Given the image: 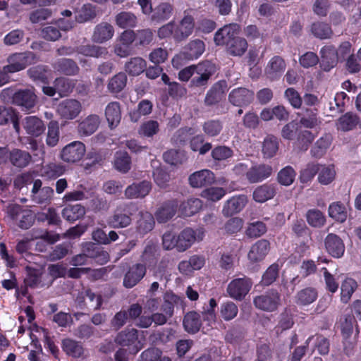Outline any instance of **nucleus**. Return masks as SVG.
<instances>
[{"mask_svg": "<svg viewBox=\"0 0 361 361\" xmlns=\"http://www.w3.org/2000/svg\"><path fill=\"white\" fill-rule=\"evenodd\" d=\"M195 27L194 17L185 11L178 23L171 21L164 25L159 27L157 34L161 39L172 37L174 41L180 42L186 40L192 34Z\"/></svg>", "mask_w": 361, "mask_h": 361, "instance_id": "1", "label": "nucleus"}, {"mask_svg": "<svg viewBox=\"0 0 361 361\" xmlns=\"http://www.w3.org/2000/svg\"><path fill=\"white\" fill-rule=\"evenodd\" d=\"M115 342L121 346L128 347L129 353L135 355L145 344V332L127 329L117 334Z\"/></svg>", "mask_w": 361, "mask_h": 361, "instance_id": "2", "label": "nucleus"}, {"mask_svg": "<svg viewBox=\"0 0 361 361\" xmlns=\"http://www.w3.org/2000/svg\"><path fill=\"white\" fill-rule=\"evenodd\" d=\"M205 235V231L202 228L193 230L185 228L177 237L178 250L183 252L188 249L196 241H201Z\"/></svg>", "mask_w": 361, "mask_h": 361, "instance_id": "3", "label": "nucleus"}, {"mask_svg": "<svg viewBox=\"0 0 361 361\" xmlns=\"http://www.w3.org/2000/svg\"><path fill=\"white\" fill-rule=\"evenodd\" d=\"M252 286L250 279L238 278L232 280L228 285L226 292L229 297L235 300H242L249 293Z\"/></svg>", "mask_w": 361, "mask_h": 361, "instance_id": "4", "label": "nucleus"}, {"mask_svg": "<svg viewBox=\"0 0 361 361\" xmlns=\"http://www.w3.org/2000/svg\"><path fill=\"white\" fill-rule=\"evenodd\" d=\"M85 145L80 141H74L66 145L61 151V159L67 163L80 161L85 154Z\"/></svg>", "mask_w": 361, "mask_h": 361, "instance_id": "5", "label": "nucleus"}, {"mask_svg": "<svg viewBox=\"0 0 361 361\" xmlns=\"http://www.w3.org/2000/svg\"><path fill=\"white\" fill-rule=\"evenodd\" d=\"M8 215L23 229H27L34 223V216L30 210L23 209L19 205H10L7 207Z\"/></svg>", "mask_w": 361, "mask_h": 361, "instance_id": "6", "label": "nucleus"}, {"mask_svg": "<svg viewBox=\"0 0 361 361\" xmlns=\"http://www.w3.org/2000/svg\"><path fill=\"white\" fill-rule=\"evenodd\" d=\"M35 61L36 56L31 51L15 54L9 57V63L5 66V70L10 73H16L23 70Z\"/></svg>", "mask_w": 361, "mask_h": 361, "instance_id": "7", "label": "nucleus"}, {"mask_svg": "<svg viewBox=\"0 0 361 361\" xmlns=\"http://www.w3.org/2000/svg\"><path fill=\"white\" fill-rule=\"evenodd\" d=\"M204 44L202 41L200 39L192 40L188 44L189 51L188 56H186L185 53H180L176 55L172 59V64L175 68H179L183 65L181 62L182 60H192L197 59L202 54V53L204 51Z\"/></svg>", "mask_w": 361, "mask_h": 361, "instance_id": "8", "label": "nucleus"}, {"mask_svg": "<svg viewBox=\"0 0 361 361\" xmlns=\"http://www.w3.org/2000/svg\"><path fill=\"white\" fill-rule=\"evenodd\" d=\"M255 306L262 310L273 312L280 304V295L276 290H271L264 295L257 296L253 300Z\"/></svg>", "mask_w": 361, "mask_h": 361, "instance_id": "9", "label": "nucleus"}, {"mask_svg": "<svg viewBox=\"0 0 361 361\" xmlns=\"http://www.w3.org/2000/svg\"><path fill=\"white\" fill-rule=\"evenodd\" d=\"M14 104L22 108L23 110L30 111L36 105L37 97L33 89H23L16 91L13 97Z\"/></svg>", "mask_w": 361, "mask_h": 361, "instance_id": "10", "label": "nucleus"}, {"mask_svg": "<svg viewBox=\"0 0 361 361\" xmlns=\"http://www.w3.org/2000/svg\"><path fill=\"white\" fill-rule=\"evenodd\" d=\"M82 111L81 103L73 99H68L60 102L57 112L61 118L72 120L76 118Z\"/></svg>", "mask_w": 361, "mask_h": 361, "instance_id": "11", "label": "nucleus"}, {"mask_svg": "<svg viewBox=\"0 0 361 361\" xmlns=\"http://www.w3.org/2000/svg\"><path fill=\"white\" fill-rule=\"evenodd\" d=\"M239 32L240 26L237 24L225 25L216 32L214 42L217 45L226 44L227 47L228 44L230 43L233 39L236 38L235 36Z\"/></svg>", "mask_w": 361, "mask_h": 361, "instance_id": "12", "label": "nucleus"}, {"mask_svg": "<svg viewBox=\"0 0 361 361\" xmlns=\"http://www.w3.org/2000/svg\"><path fill=\"white\" fill-rule=\"evenodd\" d=\"M54 195V190L50 187L42 188V181L40 180H35L31 191L32 200L37 204L49 202Z\"/></svg>", "mask_w": 361, "mask_h": 361, "instance_id": "13", "label": "nucleus"}, {"mask_svg": "<svg viewBox=\"0 0 361 361\" xmlns=\"http://www.w3.org/2000/svg\"><path fill=\"white\" fill-rule=\"evenodd\" d=\"M270 250L268 240L262 239L254 243L248 252L247 258L252 263L261 262L264 259Z\"/></svg>", "mask_w": 361, "mask_h": 361, "instance_id": "14", "label": "nucleus"}, {"mask_svg": "<svg viewBox=\"0 0 361 361\" xmlns=\"http://www.w3.org/2000/svg\"><path fill=\"white\" fill-rule=\"evenodd\" d=\"M214 72L213 66L209 62L199 63L191 82L195 86H203L207 84L209 78Z\"/></svg>", "mask_w": 361, "mask_h": 361, "instance_id": "15", "label": "nucleus"}, {"mask_svg": "<svg viewBox=\"0 0 361 361\" xmlns=\"http://www.w3.org/2000/svg\"><path fill=\"white\" fill-rule=\"evenodd\" d=\"M247 203V197L244 195L233 196L228 200L224 205L222 213L230 216L240 212Z\"/></svg>", "mask_w": 361, "mask_h": 361, "instance_id": "16", "label": "nucleus"}, {"mask_svg": "<svg viewBox=\"0 0 361 361\" xmlns=\"http://www.w3.org/2000/svg\"><path fill=\"white\" fill-rule=\"evenodd\" d=\"M22 126L26 133L32 137L39 136L45 130L43 121L35 116L24 118L22 121Z\"/></svg>", "mask_w": 361, "mask_h": 361, "instance_id": "17", "label": "nucleus"}, {"mask_svg": "<svg viewBox=\"0 0 361 361\" xmlns=\"http://www.w3.org/2000/svg\"><path fill=\"white\" fill-rule=\"evenodd\" d=\"M145 273L146 268L143 264L133 265L125 275L123 286L128 288H133L144 277Z\"/></svg>", "mask_w": 361, "mask_h": 361, "instance_id": "18", "label": "nucleus"}, {"mask_svg": "<svg viewBox=\"0 0 361 361\" xmlns=\"http://www.w3.org/2000/svg\"><path fill=\"white\" fill-rule=\"evenodd\" d=\"M215 180V176L212 171L203 169L196 171L189 177V182L193 188H201L206 185H210Z\"/></svg>", "mask_w": 361, "mask_h": 361, "instance_id": "19", "label": "nucleus"}, {"mask_svg": "<svg viewBox=\"0 0 361 361\" xmlns=\"http://www.w3.org/2000/svg\"><path fill=\"white\" fill-rule=\"evenodd\" d=\"M321 68L325 71H329L338 61L336 50L333 46H325L320 51Z\"/></svg>", "mask_w": 361, "mask_h": 361, "instance_id": "20", "label": "nucleus"}, {"mask_svg": "<svg viewBox=\"0 0 361 361\" xmlns=\"http://www.w3.org/2000/svg\"><path fill=\"white\" fill-rule=\"evenodd\" d=\"M325 247L328 252L334 257L339 258L343 255L345 252L343 240L334 233H330L326 236Z\"/></svg>", "mask_w": 361, "mask_h": 361, "instance_id": "21", "label": "nucleus"}, {"mask_svg": "<svg viewBox=\"0 0 361 361\" xmlns=\"http://www.w3.org/2000/svg\"><path fill=\"white\" fill-rule=\"evenodd\" d=\"M100 124V118L96 114H91L80 122L78 132L80 136H90L93 134Z\"/></svg>", "mask_w": 361, "mask_h": 361, "instance_id": "22", "label": "nucleus"}, {"mask_svg": "<svg viewBox=\"0 0 361 361\" xmlns=\"http://www.w3.org/2000/svg\"><path fill=\"white\" fill-rule=\"evenodd\" d=\"M254 94L245 88H238L233 90L229 94L230 102L235 106H247L253 99Z\"/></svg>", "mask_w": 361, "mask_h": 361, "instance_id": "23", "label": "nucleus"}, {"mask_svg": "<svg viewBox=\"0 0 361 361\" xmlns=\"http://www.w3.org/2000/svg\"><path fill=\"white\" fill-rule=\"evenodd\" d=\"M114 35V27L109 23L102 22L95 27L92 39L95 42L103 43L111 39Z\"/></svg>", "mask_w": 361, "mask_h": 361, "instance_id": "24", "label": "nucleus"}, {"mask_svg": "<svg viewBox=\"0 0 361 361\" xmlns=\"http://www.w3.org/2000/svg\"><path fill=\"white\" fill-rule=\"evenodd\" d=\"M151 188V183L148 181L133 183L126 189L125 195L129 199L142 198L149 194Z\"/></svg>", "mask_w": 361, "mask_h": 361, "instance_id": "25", "label": "nucleus"}, {"mask_svg": "<svg viewBox=\"0 0 361 361\" xmlns=\"http://www.w3.org/2000/svg\"><path fill=\"white\" fill-rule=\"evenodd\" d=\"M271 173V166L265 164H260L250 168L247 172L246 176L250 183H257L268 178Z\"/></svg>", "mask_w": 361, "mask_h": 361, "instance_id": "26", "label": "nucleus"}, {"mask_svg": "<svg viewBox=\"0 0 361 361\" xmlns=\"http://www.w3.org/2000/svg\"><path fill=\"white\" fill-rule=\"evenodd\" d=\"M105 116L111 128H116L121 119V111L120 104L112 102L108 104L105 109Z\"/></svg>", "mask_w": 361, "mask_h": 361, "instance_id": "27", "label": "nucleus"}, {"mask_svg": "<svg viewBox=\"0 0 361 361\" xmlns=\"http://www.w3.org/2000/svg\"><path fill=\"white\" fill-rule=\"evenodd\" d=\"M286 68V63L279 56L273 57L267 64L265 73L271 80H275L281 75Z\"/></svg>", "mask_w": 361, "mask_h": 361, "instance_id": "28", "label": "nucleus"}, {"mask_svg": "<svg viewBox=\"0 0 361 361\" xmlns=\"http://www.w3.org/2000/svg\"><path fill=\"white\" fill-rule=\"evenodd\" d=\"M228 88L226 81L221 80L216 82L207 93L206 102L209 104H212L218 102L228 90Z\"/></svg>", "mask_w": 361, "mask_h": 361, "instance_id": "29", "label": "nucleus"}, {"mask_svg": "<svg viewBox=\"0 0 361 361\" xmlns=\"http://www.w3.org/2000/svg\"><path fill=\"white\" fill-rule=\"evenodd\" d=\"M116 25L120 28L134 27L137 25L136 16L130 11H121L115 16Z\"/></svg>", "mask_w": 361, "mask_h": 361, "instance_id": "30", "label": "nucleus"}, {"mask_svg": "<svg viewBox=\"0 0 361 361\" xmlns=\"http://www.w3.org/2000/svg\"><path fill=\"white\" fill-rule=\"evenodd\" d=\"M178 206V202L175 200L165 203L156 213L157 221L164 223L171 219L176 214Z\"/></svg>", "mask_w": 361, "mask_h": 361, "instance_id": "31", "label": "nucleus"}, {"mask_svg": "<svg viewBox=\"0 0 361 361\" xmlns=\"http://www.w3.org/2000/svg\"><path fill=\"white\" fill-rule=\"evenodd\" d=\"M109 225L115 228H125L131 223V218L127 213L118 209L108 220Z\"/></svg>", "mask_w": 361, "mask_h": 361, "instance_id": "32", "label": "nucleus"}, {"mask_svg": "<svg viewBox=\"0 0 361 361\" xmlns=\"http://www.w3.org/2000/svg\"><path fill=\"white\" fill-rule=\"evenodd\" d=\"M173 12V6L167 2L159 4L153 11L152 20L156 22H161L168 20Z\"/></svg>", "mask_w": 361, "mask_h": 361, "instance_id": "33", "label": "nucleus"}, {"mask_svg": "<svg viewBox=\"0 0 361 361\" xmlns=\"http://www.w3.org/2000/svg\"><path fill=\"white\" fill-rule=\"evenodd\" d=\"M329 215L339 222H344L348 217V209L341 202H334L329 206Z\"/></svg>", "mask_w": 361, "mask_h": 361, "instance_id": "34", "label": "nucleus"}, {"mask_svg": "<svg viewBox=\"0 0 361 361\" xmlns=\"http://www.w3.org/2000/svg\"><path fill=\"white\" fill-rule=\"evenodd\" d=\"M317 295V291L315 288L307 287L297 293L295 302L299 305H308L316 300Z\"/></svg>", "mask_w": 361, "mask_h": 361, "instance_id": "35", "label": "nucleus"}, {"mask_svg": "<svg viewBox=\"0 0 361 361\" xmlns=\"http://www.w3.org/2000/svg\"><path fill=\"white\" fill-rule=\"evenodd\" d=\"M336 176V171L334 165H320L317 178L320 184L329 185L335 180Z\"/></svg>", "mask_w": 361, "mask_h": 361, "instance_id": "36", "label": "nucleus"}, {"mask_svg": "<svg viewBox=\"0 0 361 361\" xmlns=\"http://www.w3.org/2000/svg\"><path fill=\"white\" fill-rule=\"evenodd\" d=\"M9 121L13 124V128L17 133L20 131V126L17 121V114L11 107L0 106V125H5Z\"/></svg>", "mask_w": 361, "mask_h": 361, "instance_id": "37", "label": "nucleus"}, {"mask_svg": "<svg viewBox=\"0 0 361 361\" xmlns=\"http://www.w3.org/2000/svg\"><path fill=\"white\" fill-rule=\"evenodd\" d=\"M275 190L272 185H262L253 192V199L257 202H264L274 197Z\"/></svg>", "mask_w": 361, "mask_h": 361, "instance_id": "38", "label": "nucleus"}, {"mask_svg": "<svg viewBox=\"0 0 361 361\" xmlns=\"http://www.w3.org/2000/svg\"><path fill=\"white\" fill-rule=\"evenodd\" d=\"M201 320L199 314L195 312H190L185 314L183 319V326L186 331L194 334L199 331Z\"/></svg>", "mask_w": 361, "mask_h": 361, "instance_id": "39", "label": "nucleus"}, {"mask_svg": "<svg viewBox=\"0 0 361 361\" xmlns=\"http://www.w3.org/2000/svg\"><path fill=\"white\" fill-rule=\"evenodd\" d=\"M202 203L200 199L191 198L180 205V212L183 216H190L200 211Z\"/></svg>", "mask_w": 361, "mask_h": 361, "instance_id": "40", "label": "nucleus"}, {"mask_svg": "<svg viewBox=\"0 0 361 361\" xmlns=\"http://www.w3.org/2000/svg\"><path fill=\"white\" fill-rule=\"evenodd\" d=\"M357 287V282L354 279H345L341 286V301L343 303L348 302Z\"/></svg>", "mask_w": 361, "mask_h": 361, "instance_id": "41", "label": "nucleus"}, {"mask_svg": "<svg viewBox=\"0 0 361 361\" xmlns=\"http://www.w3.org/2000/svg\"><path fill=\"white\" fill-rule=\"evenodd\" d=\"M85 209L80 204L68 205L62 211L63 217L69 221H74L82 217Z\"/></svg>", "mask_w": 361, "mask_h": 361, "instance_id": "42", "label": "nucleus"}, {"mask_svg": "<svg viewBox=\"0 0 361 361\" xmlns=\"http://www.w3.org/2000/svg\"><path fill=\"white\" fill-rule=\"evenodd\" d=\"M130 158L124 151H118L115 154L114 165L116 170L121 173H127L130 169Z\"/></svg>", "mask_w": 361, "mask_h": 361, "instance_id": "43", "label": "nucleus"}, {"mask_svg": "<svg viewBox=\"0 0 361 361\" xmlns=\"http://www.w3.org/2000/svg\"><path fill=\"white\" fill-rule=\"evenodd\" d=\"M31 160V156L25 151L15 149L11 151L10 154V161L17 167L26 166Z\"/></svg>", "mask_w": 361, "mask_h": 361, "instance_id": "44", "label": "nucleus"}, {"mask_svg": "<svg viewBox=\"0 0 361 361\" xmlns=\"http://www.w3.org/2000/svg\"><path fill=\"white\" fill-rule=\"evenodd\" d=\"M279 149V140L273 135H267L262 144V153L264 157L271 158Z\"/></svg>", "mask_w": 361, "mask_h": 361, "instance_id": "45", "label": "nucleus"}, {"mask_svg": "<svg viewBox=\"0 0 361 361\" xmlns=\"http://www.w3.org/2000/svg\"><path fill=\"white\" fill-rule=\"evenodd\" d=\"M153 171V178L156 184L160 188H165L169 181V175L161 167L157 161L152 163Z\"/></svg>", "mask_w": 361, "mask_h": 361, "instance_id": "46", "label": "nucleus"}, {"mask_svg": "<svg viewBox=\"0 0 361 361\" xmlns=\"http://www.w3.org/2000/svg\"><path fill=\"white\" fill-rule=\"evenodd\" d=\"M247 49V41L240 37L233 39L227 46L228 51L233 56H242L246 51Z\"/></svg>", "mask_w": 361, "mask_h": 361, "instance_id": "47", "label": "nucleus"}, {"mask_svg": "<svg viewBox=\"0 0 361 361\" xmlns=\"http://www.w3.org/2000/svg\"><path fill=\"white\" fill-rule=\"evenodd\" d=\"M152 104L147 99L142 100L137 106V109L130 113V117L132 121L137 122L141 116H146L151 114L152 111Z\"/></svg>", "mask_w": 361, "mask_h": 361, "instance_id": "48", "label": "nucleus"}, {"mask_svg": "<svg viewBox=\"0 0 361 361\" xmlns=\"http://www.w3.org/2000/svg\"><path fill=\"white\" fill-rule=\"evenodd\" d=\"M146 61L140 57L131 59L126 65V71L133 75H138L146 68Z\"/></svg>", "mask_w": 361, "mask_h": 361, "instance_id": "49", "label": "nucleus"}, {"mask_svg": "<svg viewBox=\"0 0 361 361\" xmlns=\"http://www.w3.org/2000/svg\"><path fill=\"white\" fill-rule=\"evenodd\" d=\"M95 16V7L90 4H86L76 12L75 20L82 23L93 19Z\"/></svg>", "mask_w": 361, "mask_h": 361, "instance_id": "50", "label": "nucleus"}, {"mask_svg": "<svg viewBox=\"0 0 361 361\" xmlns=\"http://www.w3.org/2000/svg\"><path fill=\"white\" fill-rule=\"evenodd\" d=\"M62 348L68 355L75 357H80L83 353L82 346L78 342L70 338L63 341Z\"/></svg>", "mask_w": 361, "mask_h": 361, "instance_id": "51", "label": "nucleus"}, {"mask_svg": "<svg viewBox=\"0 0 361 361\" xmlns=\"http://www.w3.org/2000/svg\"><path fill=\"white\" fill-rule=\"evenodd\" d=\"M154 226L153 216L147 212H141L140 219L137 221V229L141 233H146L152 230Z\"/></svg>", "mask_w": 361, "mask_h": 361, "instance_id": "52", "label": "nucleus"}, {"mask_svg": "<svg viewBox=\"0 0 361 361\" xmlns=\"http://www.w3.org/2000/svg\"><path fill=\"white\" fill-rule=\"evenodd\" d=\"M358 123V118L355 115L347 113L340 117L337 122V128L343 131L352 130Z\"/></svg>", "mask_w": 361, "mask_h": 361, "instance_id": "53", "label": "nucleus"}, {"mask_svg": "<svg viewBox=\"0 0 361 361\" xmlns=\"http://www.w3.org/2000/svg\"><path fill=\"white\" fill-rule=\"evenodd\" d=\"M331 141L332 138L330 135H325L320 137L312 149V154L316 157H321L330 147Z\"/></svg>", "mask_w": 361, "mask_h": 361, "instance_id": "54", "label": "nucleus"}, {"mask_svg": "<svg viewBox=\"0 0 361 361\" xmlns=\"http://www.w3.org/2000/svg\"><path fill=\"white\" fill-rule=\"evenodd\" d=\"M127 77L120 73L114 75L109 82L108 89L112 93H118L121 92L126 85Z\"/></svg>", "mask_w": 361, "mask_h": 361, "instance_id": "55", "label": "nucleus"}, {"mask_svg": "<svg viewBox=\"0 0 361 361\" xmlns=\"http://www.w3.org/2000/svg\"><path fill=\"white\" fill-rule=\"evenodd\" d=\"M238 312V306L231 301H227L221 304L220 315L226 321L234 319Z\"/></svg>", "mask_w": 361, "mask_h": 361, "instance_id": "56", "label": "nucleus"}, {"mask_svg": "<svg viewBox=\"0 0 361 361\" xmlns=\"http://www.w3.org/2000/svg\"><path fill=\"white\" fill-rule=\"evenodd\" d=\"M59 140V123L56 121H51L48 125L47 136L46 142L49 147L56 146Z\"/></svg>", "mask_w": 361, "mask_h": 361, "instance_id": "57", "label": "nucleus"}, {"mask_svg": "<svg viewBox=\"0 0 361 361\" xmlns=\"http://www.w3.org/2000/svg\"><path fill=\"white\" fill-rule=\"evenodd\" d=\"M226 192L220 187H210L202 191L201 196L208 201L217 202L220 200Z\"/></svg>", "mask_w": 361, "mask_h": 361, "instance_id": "58", "label": "nucleus"}, {"mask_svg": "<svg viewBox=\"0 0 361 361\" xmlns=\"http://www.w3.org/2000/svg\"><path fill=\"white\" fill-rule=\"evenodd\" d=\"M79 52L85 56L91 57H101L107 54L105 47L96 45H86L80 48Z\"/></svg>", "mask_w": 361, "mask_h": 361, "instance_id": "59", "label": "nucleus"}, {"mask_svg": "<svg viewBox=\"0 0 361 361\" xmlns=\"http://www.w3.org/2000/svg\"><path fill=\"white\" fill-rule=\"evenodd\" d=\"M312 33L320 39H326L331 37L332 31L331 27L324 23H314L311 27Z\"/></svg>", "mask_w": 361, "mask_h": 361, "instance_id": "60", "label": "nucleus"}, {"mask_svg": "<svg viewBox=\"0 0 361 361\" xmlns=\"http://www.w3.org/2000/svg\"><path fill=\"white\" fill-rule=\"evenodd\" d=\"M295 172L291 166H286L282 169L278 173L279 182L286 186L290 185L295 178Z\"/></svg>", "mask_w": 361, "mask_h": 361, "instance_id": "61", "label": "nucleus"}, {"mask_svg": "<svg viewBox=\"0 0 361 361\" xmlns=\"http://www.w3.org/2000/svg\"><path fill=\"white\" fill-rule=\"evenodd\" d=\"M307 221L310 225L314 227H320L325 223L324 215L318 209H310L307 213Z\"/></svg>", "mask_w": 361, "mask_h": 361, "instance_id": "62", "label": "nucleus"}, {"mask_svg": "<svg viewBox=\"0 0 361 361\" xmlns=\"http://www.w3.org/2000/svg\"><path fill=\"white\" fill-rule=\"evenodd\" d=\"M159 125L157 121L149 120L143 123L139 129V134L145 137H152L159 131Z\"/></svg>", "mask_w": 361, "mask_h": 361, "instance_id": "63", "label": "nucleus"}, {"mask_svg": "<svg viewBox=\"0 0 361 361\" xmlns=\"http://www.w3.org/2000/svg\"><path fill=\"white\" fill-rule=\"evenodd\" d=\"M59 29L56 25H49L41 30L40 35L46 40L56 41L61 36Z\"/></svg>", "mask_w": 361, "mask_h": 361, "instance_id": "64", "label": "nucleus"}]
</instances>
